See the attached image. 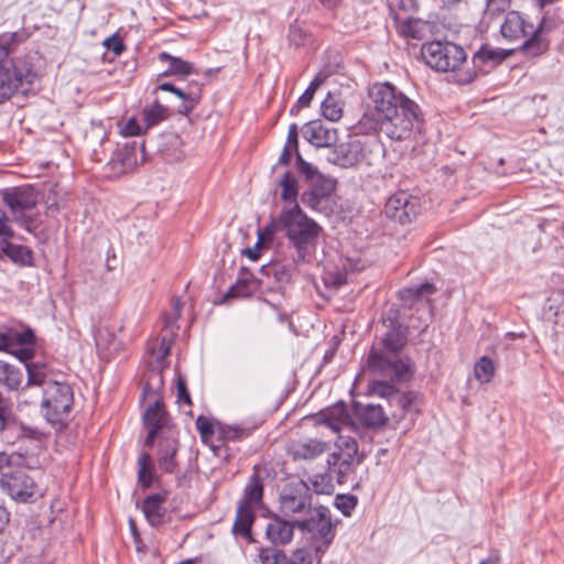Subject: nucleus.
<instances>
[{
    "label": "nucleus",
    "instance_id": "24",
    "mask_svg": "<svg viewBox=\"0 0 564 564\" xmlns=\"http://www.w3.org/2000/svg\"><path fill=\"white\" fill-rule=\"evenodd\" d=\"M10 238H1L0 249L1 252L11 261L19 264H30L32 260V252L29 248L20 245H14L9 241Z\"/></svg>",
    "mask_w": 564,
    "mask_h": 564
},
{
    "label": "nucleus",
    "instance_id": "13",
    "mask_svg": "<svg viewBox=\"0 0 564 564\" xmlns=\"http://www.w3.org/2000/svg\"><path fill=\"white\" fill-rule=\"evenodd\" d=\"M384 213L400 224L410 223L420 213L419 200L405 192H399L387 200Z\"/></svg>",
    "mask_w": 564,
    "mask_h": 564
},
{
    "label": "nucleus",
    "instance_id": "6",
    "mask_svg": "<svg viewBox=\"0 0 564 564\" xmlns=\"http://www.w3.org/2000/svg\"><path fill=\"white\" fill-rule=\"evenodd\" d=\"M73 403L74 394L68 383L54 381L43 388V416L55 430L66 426Z\"/></svg>",
    "mask_w": 564,
    "mask_h": 564
},
{
    "label": "nucleus",
    "instance_id": "36",
    "mask_svg": "<svg viewBox=\"0 0 564 564\" xmlns=\"http://www.w3.org/2000/svg\"><path fill=\"white\" fill-rule=\"evenodd\" d=\"M280 185L282 187V199L295 202L297 197V182L295 176L290 172L284 173L280 181Z\"/></svg>",
    "mask_w": 564,
    "mask_h": 564
},
{
    "label": "nucleus",
    "instance_id": "9",
    "mask_svg": "<svg viewBox=\"0 0 564 564\" xmlns=\"http://www.w3.org/2000/svg\"><path fill=\"white\" fill-rule=\"evenodd\" d=\"M263 485L257 474H253L245 488L240 500L232 531L236 534L250 538V528L254 520V510L262 502Z\"/></svg>",
    "mask_w": 564,
    "mask_h": 564
},
{
    "label": "nucleus",
    "instance_id": "47",
    "mask_svg": "<svg viewBox=\"0 0 564 564\" xmlns=\"http://www.w3.org/2000/svg\"><path fill=\"white\" fill-rule=\"evenodd\" d=\"M196 427L204 442H207L209 437L216 433V427L206 416L199 415L196 420Z\"/></svg>",
    "mask_w": 564,
    "mask_h": 564
},
{
    "label": "nucleus",
    "instance_id": "22",
    "mask_svg": "<svg viewBox=\"0 0 564 564\" xmlns=\"http://www.w3.org/2000/svg\"><path fill=\"white\" fill-rule=\"evenodd\" d=\"M144 392L147 395L154 397L153 404H151L144 413V423L149 429L160 430L166 423V412L162 406V401L149 386L145 387Z\"/></svg>",
    "mask_w": 564,
    "mask_h": 564
},
{
    "label": "nucleus",
    "instance_id": "54",
    "mask_svg": "<svg viewBox=\"0 0 564 564\" xmlns=\"http://www.w3.org/2000/svg\"><path fill=\"white\" fill-rule=\"evenodd\" d=\"M104 45L107 50L112 51L116 55H119L124 50V45L119 36L112 35L104 41Z\"/></svg>",
    "mask_w": 564,
    "mask_h": 564
},
{
    "label": "nucleus",
    "instance_id": "63",
    "mask_svg": "<svg viewBox=\"0 0 564 564\" xmlns=\"http://www.w3.org/2000/svg\"><path fill=\"white\" fill-rule=\"evenodd\" d=\"M286 144L293 147L294 151H297V127H296V124H292L290 127Z\"/></svg>",
    "mask_w": 564,
    "mask_h": 564
},
{
    "label": "nucleus",
    "instance_id": "3",
    "mask_svg": "<svg viewBox=\"0 0 564 564\" xmlns=\"http://www.w3.org/2000/svg\"><path fill=\"white\" fill-rule=\"evenodd\" d=\"M276 224L284 232L290 246L295 249L297 260H304L306 256L314 252L322 227L297 204L282 208Z\"/></svg>",
    "mask_w": 564,
    "mask_h": 564
},
{
    "label": "nucleus",
    "instance_id": "42",
    "mask_svg": "<svg viewBox=\"0 0 564 564\" xmlns=\"http://www.w3.org/2000/svg\"><path fill=\"white\" fill-rule=\"evenodd\" d=\"M261 564H286V556L275 549H262L259 553Z\"/></svg>",
    "mask_w": 564,
    "mask_h": 564
},
{
    "label": "nucleus",
    "instance_id": "55",
    "mask_svg": "<svg viewBox=\"0 0 564 564\" xmlns=\"http://www.w3.org/2000/svg\"><path fill=\"white\" fill-rule=\"evenodd\" d=\"M296 165L299 172L307 178L313 180L314 176L317 175V171L310 163L305 162L299 153L296 156Z\"/></svg>",
    "mask_w": 564,
    "mask_h": 564
},
{
    "label": "nucleus",
    "instance_id": "14",
    "mask_svg": "<svg viewBox=\"0 0 564 564\" xmlns=\"http://www.w3.org/2000/svg\"><path fill=\"white\" fill-rule=\"evenodd\" d=\"M335 189V184L330 178H324L317 175L312 188L303 194V202L315 210L325 207L328 198Z\"/></svg>",
    "mask_w": 564,
    "mask_h": 564
},
{
    "label": "nucleus",
    "instance_id": "33",
    "mask_svg": "<svg viewBox=\"0 0 564 564\" xmlns=\"http://www.w3.org/2000/svg\"><path fill=\"white\" fill-rule=\"evenodd\" d=\"M138 478L143 488H149L152 485L153 475L151 466V455L142 453L138 459Z\"/></svg>",
    "mask_w": 564,
    "mask_h": 564
},
{
    "label": "nucleus",
    "instance_id": "59",
    "mask_svg": "<svg viewBox=\"0 0 564 564\" xmlns=\"http://www.w3.org/2000/svg\"><path fill=\"white\" fill-rule=\"evenodd\" d=\"M390 4L397 7L404 12H412L416 10L415 0H391Z\"/></svg>",
    "mask_w": 564,
    "mask_h": 564
},
{
    "label": "nucleus",
    "instance_id": "12",
    "mask_svg": "<svg viewBox=\"0 0 564 564\" xmlns=\"http://www.w3.org/2000/svg\"><path fill=\"white\" fill-rule=\"evenodd\" d=\"M308 512L307 519L296 521V528L307 531L313 539L322 541V544L316 546V552H325L335 538L330 511L324 506H318Z\"/></svg>",
    "mask_w": 564,
    "mask_h": 564
},
{
    "label": "nucleus",
    "instance_id": "48",
    "mask_svg": "<svg viewBox=\"0 0 564 564\" xmlns=\"http://www.w3.org/2000/svg\"><path fill=\"white\" fill-rule=\"evenodd\" d=\"M286 564H319V560H316L315 563L311 551L300 549L293 553L290 561L286 560Z\"/></svg>",
    "mask_w": 564,
    "mask_h": 564
},
{
    "label": "nucleus",
    "instance_id": "19",
    "mask_svg": "<svg viewBox=\"0 0 564 564\" xmlns=\"http://www.w3.org/2000/svg\"><path fill=\"white\" fill-rule=\"evenodd\" d=\"M305 133L307 141L318 148H330L337 141V130L327 128L318 121L311 122Z\"/></svg>",
    "mask_w": 564,
    "mask_h": 564
},
{
    "label": "nucleus",
    "instance_id": "16",
    "mask_svg": "<svg viewBox=\"0 0 564 564\" xmlns=\"http://www.w3.org/2000/svg\"><path fill=\"white\" fill-rule=\"evenodd\" d=\"M328 448L327 443L315 440H302L292 442L288 447V453L294 460L301 459H315L316 457L324 454Z\"/></svg>",
    "mask_w": 564,
    "mask_h": 564
},
{
    "label": "nucleus",
    "instance_id": "23",
    "mask_svg": "<svg viewBox=\"0 0 564 564\" xmlns=\"http://www.w3.org/2000/svg\"><path fill=\"white\" fill-rule=\"evenodd\" d=\"M259 288V282L246 269H242L237 282L231 285L226 297H247L253 294Z\"/></svg>",
    "mask_w": 564,
    "mask_h": 564
},
{
    "label": "nucleus",
    "instance_id": "53",
    "mask_svg": "<svg viewBox=\"0 0 564 564\" xmlns=\"http://www.w3.org/2000/svg\"><path fill=\"white\" fill-rule=\"evenodd\" d=\"M241 430L234 426H216V433H218L219 438L224 441L236 440L240 436Z\"/></svg>",
    "mask_w": 564,
    "mask_h": 564
},
{
    "label": "nucleus",
    "instance_id": "29",
    "mask_svg": "<svg viewBox=\"0 0 564 564\" xmlns=\"http://www.w3.org/2000/svg\"><path fill=\"white\" fill-rule=\"evenodd\" d=\"M359 417L368 427H379L388 421L382 406L373 404L361 408L359 410Z\"/></svg>",
    "mask_w": 564,
    "mask_h": 564
},
{
    "label": "nucleus",
    "instance_id": "64",
    "mask_svg": "<svg viewBox=\"0 0 564 564\" xmlns=\"http://www.w3.org/2000/svg\"><path fill=\"white\" fill-rule=\"evenodd\" d=\"M294 150L293 147L285 144L282 153L279 156L278 163L280 165H288L291 160L292 151Z\"/></svg>",
    "mask_w": 564,
    "mask_h": 564
},
{
    "label": "nucleus",
    "instance_id": "49",
    "mask_svg": "<svg viewBox=\"0 0 564 564\" xmlns=\"http://www.w3.org/2000/svg\"><path fill=\"white\" fill-rule=\"evenodd\" d=\"M173 310L170 314L165 316V328H170L171 333H173L174 325L177 319L181 317L183 303L180 299L174 297L172 300Z\"/></svg>",
    "mask_w": 564,
    "mask_h": 564
},
{
    "label": "nucleus",
    "instance_id": "60",
    "mask_svg": "<svg viewBox=\"0 0 564 564\" xmlns=\"http://www.w3.org/2000/svg\"><path fill=\"white\" fill-rule=\"evenodd\" d=\"M13 235V229L8 225L7 215L3 212H0V237L12 238Z\"/></svg>",
    "mask_w": 564,
    "mask_h": 564
},
{
    "label": "nucleus",
    "instance_id": "11",
    "mask_svg": "<svg viewBox=\"0 0 564 564\" xmlns=\"http://www.w3.org/2000/svg\"><path fill=\"white\" fill-rule=\"evenodd\" d=\"M0 487L17 502H33L42 496L36 481L23 469L3 473L0 478Z\"/></svg>",
    "mask_w": 564,
    "mask_h": 564
},
{
    "label": "nucleus",
    "instance_id": "8",
    "mask_svg": "<svg viewBox=\"0 0 564 564\" xmlns=\"http://www.w3.org/2000/svg\"><path fill=\"white\" fill-rule=\"evenodd\" d=\"M35 73L21 59H0V102L9 100L17 91L33 83Z\"/></svg>",
    "mask_w": 564,
    "mask_h": 564
},
{
    "label": "nucleus",
    "instance_id": "62",
    "mask_svg": "<svg viewBox=\"0 0 564 564\" xmlns=\"http://www.w3.org/2000/svg\"><path fill=\"white\" fill-rule=\"evenodd\" d=\"M263 248L260 243L256 242L252 248H247L242 250V254L247 256L250 260L257 261L260 258V252Z\"/></svg>",
    "mask_w": 564,
    "mask_h": 564
},
{
    "label": "nucleus",
    "instance_id": "50",
    "mask_svg": "<svg viewBox=\"0 0 564 564\" xmlns=\"http://www.w3.org/2000/svg\"><path fill=\"white\" fill-rule=\"evenodd\" d=\"M95 340L98 349L110 350V344L115 340V336L107 329L99 328L95 335Z\"/></svg>",
    "mask_w": 564,
    "mask_h": 564
},
{
    "label": "nucleus",
    "instance_id": "43",
    "mask_svg": "<svg viewBox=\"0 0 564 564\" xmlns=\"http://www.w3.org/2000/svg\"><path fill=\"white\" fill-rule=\"evenodd\" d=\"M13 417L14 415L10 400L0 393V432L13 421Z\"/></svg>",
    "mask_w": 564,
    "mask_h": 564
},
{
    "label": "nucleus",
    "instance_id": "44",
    "mask_svg": "<svg viewBox=\"0 0 564 564\" xmlns=\"http://www.w3.org/2000/svg\"><path fill=\"white\" fill-rule=\"evenodd\" d=\"M371 393L381 398L392 399L394 401L399 392L390 383L377 381L371 386Z\"/></svg>",
    "mask_w": 564,
    "mask_h": 564
},
{
    "label": "nucleus",
    "instance_id": "39",
    "mask_svg": "<svg viewBox=\"0 0 564 564\" xmlns=\"http://www.w3.org/2000/svg\"><path fill=\"white\" fill-rule=\"evenodd\" d=\"M398 405L402 408L404 413L408 412H414L417 413L420 411L419 403H420V395L415 392H406V393H398L395 400Z\"/></svg>",
    "mask_w": 564,
    "mask_h": 564
},
{
    "label": "nucleus",
    "instance_id": "52",
    "mask_svg": "<svg viewBox=\"0 0 564 564\" xmlns=\"http://www.w3.org/2000/svg\"><path fill=\"white\" fill-rule=\"evenodd\" d=\"M510 7V0H487V9L486 14L488 15H497Z\"/></svg>",
    "mask_w": 564,
    "mask_h": 564
},
{
    "label": "nucleus",
    "instance_id": "10",
    "mask_svg": "<svg viewBox=\"0 0 564 564\" xmlns=\"http://www.w3.org/2000/svg\"><path fill=\"white\" fill-rule=\"evenodd\" d=\"M310 488L301 479L289 480L279 496V511L285 518L306 514L311 510Z\"/></svg>",
    "mask_w": 564,
    "mask_h": 564
},
{
    "label": "nucleus",
    "instance_id": "15",
    "mask_svg": "<svg viewBox=\"0 0 564 564\" xmlns=\"http://www.w3.org/2000/svg\"><path fill=\"white\" fill-rule=\"evenodd\" d=\"M2 198L13 214L32 209L37 202L36 194L33 189L22 187L4 191Z\"/></svg>",
    "mask_w": 564,
    "mask_h": 564
},
{
    "label": "nucleus",
    "instance_id": "7",
    "mask_svg": "<svg viewBox=\"0 0 564 564\" xmlns=\"http://www.w3.org/2000/svg\"><path fill=\"white\" fill-rule=\"evenodd\" d=\"M382 145L376 140L351 139L329 151L327 160L341 167H351L360 163L372 165L382 156Z\"/></svg>",
    "mask_w": 564,
    "mask_h": 564
},
{
    "label": "nucleus",
    "instance_id": "28",
    "mask_svg": "<svg viewBox=\"0 0 564 564\" xmlns=\"http://www.w3.org/2000/svg\"><path fill=\"white\" fill-rule=\"evenodd\" d=\"M160 61L169 62L167 69L164 75H174L185 77L194 73V67L191 63L181 59L180 57L172 56L165 52L159 55Z\"/></svg>",
    "mask_w": 564,
    "mask_h": 564
},
{
    "label": "nucleus",
    "instance_id": "37",
    "mask_svg": "<svg viewBox=\"0 0 564 564\" xmlns=\"http://www.w3.org/2000/svg\"><path fill=\"white\" fill-rule=\"evenodd\" d=\"M322 113L329 121H338L343 116V109L339 106L337 99L328 94L325 100L322 102Z\"/></svg>",
    "mask_w": 564,
    "mask_h": 564
},
{
    "label": "nucleus",
    "instance_id": "4",
    "mask_svg": "<svg viewBox=\"0 0 564 564\" xmlns=\"http://www.w3.org/2000/svg\"><path fill=\"white\" fill-rule=\"evenodd\" d=\"M405 344V334L401 327L388 330L382 339L381 351L372 349L368 357V367L382 376L398 380H408L412 375V364L409 358H400L397 352Z\"/></svg>",
    "mask_w": 564,
    "mask_h": 564
},
{
    "label": "nucleus",
    "instance_id": "38",
    "mask_svg": "<svg viewBox=\"0 0 564 564\" xmlns=\"http://www.w3.org/2000/svg\"><path fill=\"white\" fill-rule=\"evenodd\" d=\"M145 121V129L159 123L167 117V109L159 104H155L143 110Z\"/></svg>",
    "mask_w": 564,
    "mask_h": 564
},
{
    "label": "nucleus",
    "instance_id": "30",
    "mask_svg": "<svg viewBox=\"0 0 564 564\" xmlns=\"http://www.w3.org/2000/svg\"><path fill=\"white\" fill-rule=\"evenodd\" d=\"M23 381V373L21 369L0 361V382L6 384L11 390H17L21 387Z\"/></svg>",
    "mask_w": 564,
    "mask_h": 564
},
{
    "label": "nucleus",
    "instance_id": "32",
    "mask_svg": "<svg viewBox=\"0 0 564 564\" xmlns=\"http://www.w3.org/2000/svg\"><path fill=\"white\" fill-rule=\"evenodd\" d=\"M435 288L431 283H423L411 288H405L399 292L400 300L411 306L413 302L434 293Z\"/></svg>",
    "mask_w": 564,
    "mask_h": 564
},
{
    "label": "nucleus",
    "instance_id": "2",
    "mask_svg": "<svg viewBox=\"0 0 564 564\" xmlns=\"http://www.w3.org/2000/svg\"><path fill=\"white\" fill-rule=\"evenodd\" d=\"M315 421L338 434L337 449L328 456L327 464L341 479L360 464L358 445L354 436L357 433V425L343 403L322 411Z\"/></svg>",
    "mask_w": 564,
    "mask_h": 564
},
{
    "label": "nucleus",
    "instance_id": "25",
    "mask_svg": "<svg viewBox=\"0 0 564 564\" xmlns=\"http://www.w3.org/2000/svg\"><path fill=\"white\" fill-rule=\"evenodd\" d=\"M164 500V496L160 494L151 495L144 500L142 510L151 525H158L162 522L164 517L162 503Z\"/></svg>",
    "mask_w": 564,
    "mask_h": 564
},
{
    "label": "nucleus",
    "instance_id": "21",
    "mask_svg": "<svg viewBox=\"0 0 564 564\" xmlns=\"http://www.w3.org/2000/svg\"><path fill=\"white\" fill-rule=\"evenodd\" d=\"M529 31L525 21L518 12L508 13L500 29L502 36L509 41L524 39L531 33Z\"/></svg>",
    "mask_w": 564,
    "mask_h": 564
},
{
    "label": "nucleus",
    "instance_id": "40",
    "mask_svg": "<svg viewBox=\"0 0 564 564\" xmlns=\"http://www.w3.org/2000/svg\"><path fill=\"white\" fill-rule=\"evenodd\" d=\"M173 94H175L180 99L183 100V104L178 108V112L185 116L194 109V107L197 105L199 100L198 94L193 91L185 93L177 87L174 89Z\"/></svg>",
    "mask_w": 564,
    "mask_h": 564
},
{
    "label": "nucleus",
    "instance_id": "26",
    "mask_svg": "<svg viewBox=\"0 0 564 564\" xmlns=\"http://www.w3.org/2000/svg\"><path fill=\"white\" fill-rule=\"evenodd\" d=\"M397 29L399 33L406 37L422 39L427 29L426 22L412 18H395Z\"/></svg>",
    "mask_w": 564,
    "mask_h": 564
},
{
    "label": "nucleus",
    "instance_id": "17",
    "mask_svg": "<svg viewBox=\"0 0 564 564\" xmlns=\"http://www.w3.org/2000/svg\"><path fill=\"white\" fill-rule=\"evenodd\" d=\"M25 370L28 372V382L26 387L22 388L18 394L19 404H30L29 400V387L31 386H42L45 388L48 382H54L47 376L46 366L40 362H31L25 365Z\"/></svg>",
    "mask_w": 564,
    "mask_h": 564
},
{
    "label": "nucleus",
    "instance_id": "41",
    "mask_svg": "<svg viewBox=\"0 0 564 564\" xmlns=\"http://www.w3.org/2000/svg\"><path fill=\"white\" fill-rule=\"evenodd\" d=\"M20 41V35L17 32L3 33L0 35V59H9L8 55L13 46Z\"/></svg>",
    "mask_w": 564,
    "mask_h": 564
},
{
    "label": "nucleus",
    "instance_id": "35",
    "mask_svg": "<svg viewBox=\"0 0 564 564\" xmlns=\"http://www.w3.org/2000/svg\"><path fill=\"white\" fill-rule=\"evenodd\" d=\"M494 362L487 357H482L474 367L475 378L481 383L490 382L494 377Z\"/></svg>",
    "mask_w": 564,
    "mask_h": 564
},
{
    "label": "nucleus",
    "instance_id": "1",
    "mask_svg": "<svg viewBox=\"0 0 564 564\" xmlns=\"http://www.w3.org/2000/svg\"><path fill=\"white\" fill-rule=\"evenodd\" d=\"M369 109L380 130L392 140L408 139L419 122V106L389 83L375 84L369 90Z\"/></svg>",
    "mask_w": 564,
    "mask_h": 564
},
{
    "label": "nucleus",
    "instance_id": "51",
    "mask_svg": "<svg viewBox=\"0 0 564 564\" xmlns=\"http://www.w3.org/2000/svg\"><path fill=\"white\" fill-rule=\"evenodd\" d=\"M313 488L316 494L330 495L333 492V485L330 484L327 476H317L313 481Z\"/></svg>",
    "mask_w": 564,
    "mask_h": 564
},
{
    "label": "nucleus",
    "instance_id": "57",
    "mask_svg": "<svg viewBox=\"0 0 564 564\" xmlns=\"http://www.w3.org/2000/svg\"><path fill=\"white\" fill-rule=\"evenodd\" d=\"M172 340L166 339L165 337L162 338L159 350L153 351V354L156 355L158 362L160 364V367L162 368V361L164 358L170 354L171 350Z\"/></svg>",
    "mask_w": 564,
    "mask_h": 564
},
{
    "label": "nucleus",
    "instance_id": "31",
    "mask_svg": "<svg viewBox=\"0 0 564 564\" xmlns=\"http://www.w3.org/2000/svg\"><path fill=\"white\" fill-rule=\"evenodd\" d=\"M529 32H531L529 34L530 37L524 41L522 51L530 57H536L547 50V43L542 39L538 30H533L532 26H529Z\"/></svg>",
    "mask_w": 564,
    "mask_h": 564
},
{
    "label": "nucleus",
    "instance_id": "45",
    "mask_svg": "<svg viewBox=\"0 0 564 564\" xmlns=\"http://www.w3.org/2000/svg\"><path fill=\"white\" fill-rule=\"evenodd\" d=\"M357 505V498L349 495H338L335 499V506L345 516H350Z\"/></svg>",
    "mask_w": 564,
    "mask_h": 564
},
{
    "label": "nucleus",
    "instance_id": "5",
    "mask_svg": "<svg viewBox=\"0 0 564 564\" xmlns=\"http://www.w3.org/2000/svg\"><path fill=\"white\" fill-rule=\"evenodd\" d=\"M426 65L437 72L453 73L458 84H468L475 78L473 70H463L467 55L463 47L452 42L434 41L425 43L421 50Z\"/></svg>",
    "mask_w": 564,
    "mask_h": 564
},
{
    "label": "nucleus",
    "instance_id": "18",
    "mask_svg": "<svg viewBox=\"0 0 564 564\" xmlns=\"http://www.w3.org/2000/svg\"><path fill=\"white\" fill-rule=\"evenodd\" d=\"M296 521L291 522L281 518H273L265 528L268 540L274 545H284L293 538Z\"/></svg>",
    "mask_w": 564,
    "mask_h": 564
},
{
    "label": "nucleus",
    "instance_id": "34",
    "mask_svg": "<svg viewBox=\"0 0 564 564\" xmlns=\"http://www.w3.org/2000/svg\"><path fill=\"white\" fill-rule=\"evenodd\" d=\"M326 288L337 289L346 283V270L339 267H327L323 273Z\"/></svg>",
    "mask_w": 564,
    "mask_h": 564
},
{
    "label": "nucleus",
    "instance_id": "61",
    "mask_svg": "<svg viewBox=\"0 0 564 564\" xmlns=\"http://www.w3.org/2000/svg\"><path fill=\"white\" fill-rule=\"evenodd\" d=\"M11 354H13L20 361L24 362V365L30 364L29 360L33 357V351L30 348H19L17 350L9 349Z\"/></svg>",
    "mask_w": 564,
    "mask_h": 564
},
{
    "label": "nucleus",
    "instance_id": "27",
    "mask_svg": "<svg viewBox=\"0 0 564 564\" xmlns=\"http://www.w3.org/2000/svg\"><path fill=\"white\" fill-rule=\"evenodd\" d=\"M34 334L31 329L24 332L9 330L7 333H0V351L9 350L15 345H28L32 344Z\"/></svg>",
    "mask_w": 564,
    "mask_h": 564
},
{
    "label": "nucleus",
    "instance_id": "46",
    "mask_svg": "<svg viewBox=\"0 0 564 564\" xmlns=\"http://www.w3.org/2000/svg\"><path fill=\"white\" fill-rule=\"evenodd\" d=\"M276 229H280V227L278 226L276 219H275L270 225H268L265 228L258 231L257 242L260 243V246L262 248H268L273 240Z\"/></svg>",
    "mask_w": 564,
    "mask_h": 564
},
{
    "label": "nucleus",
    "instance_id": "20",
    "mask_svg": "<svg viewBox=\"0 0 564 564\" xmlns=\"http://www.w3.org/2000/svg\"><path fill=\"white\" fill-rule=\"evenodd\" d=\"M178 443L174 437L161 440L159 443L158 464L161 470L172 474L177 467L175 459Z\"/></svg>",
    "mask_w": 564,
    "mask_h": 564
},
{
    "label": "nucleus",
    "instance_id": "56",
    "mask_svg": "<svg viewBox=\"0 0 564 564\" xmlns=\"http://www.w3.org/2000/svg\"><path fill=\"white\" fill-rule=\"evenodd\" d=\"M143 130H145V126L142 127L137 119L131 118L126 123L124 128L122 129V133L127 137H133L139 135Z\"/></svg>",
    "mask_w": 564,
    "mask_h": 564
},
{
    "label": "nucleus",
    "instance_id": "58",
    "mask_svg": "<svg viewBox=\"0 0 564 564\" xmlns=\"http://www.w3.org/2000/svg\"><path fill=\"white\" fill-rule=\"evenodd\" d=\"M176 388H177L178 401H183V402L189 404L191 403V398H189V393L187 392V389H186V381H185V379H183L182 377H178L177 378Z\"/></svg>",
    "mask_w": 564,
    "mask_h": 564
}]
</instances>
